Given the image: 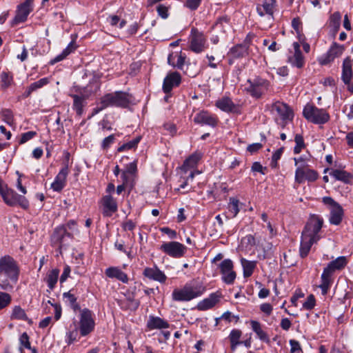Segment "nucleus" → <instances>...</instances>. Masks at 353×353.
Segmentation results:
<instances>
[{
    "instance_id": "nucleus-56",
    "label": "nucleus",
    "mask_w": 353,
    "mask_h": 353,
    "mask_svg": "<svg viewBox=\"0 0 353 353\" xmlns=\"http://www.w3.org/2000/svg\"><path fill=\"white\" fill-rule=\"evenodd\" d=\"M290 352L291 353H301L302 352V350H301V345H300V343L299 341L294 340V339H291L290 340Z\"/></svg>"
},
{
    "instance_id": "nucleus-12",
    "label": "nucleus",
    "mask_w": 353,
    "mask_h": 353,
    "mask_svg": "<svg viewBox=\"0 0 353 353\" xmlns=\"http://www.w3.org/2000/svg\"><path fill=\"white\" fill-rule=\"evenodd\" d=\"M221 274H222V281L228 284L232 285L234 283L236 277V274L234 271V264L231 259H224L219 265Z\"/></svg>"
},
{
    "instance_id": "nucleus-64",
    "label": "nucleus",
    "mask_w": 353,
    "mask_h": 353,
    "mask_svg": "<svg viewBox=\"0 0 353 353\" xmlns=\"http://www.w3.org/2000/svg\"><path fill=\"white\" fill-rule=\"evenodd\" d=\"M261 310L266 314L267 315H270L272 312V306L270 303H263L260 306Z\"/></svg>"
},
{
    "instance_id": "nucleus-33",
    "label": "nucleus",
    "mask_w": 353,
    "mask_h": 353,
    "mask_svg": "<svg viewBox=\"0 0 353 353\" xmlns=\"http://www.w3.org/2000/svg\"><path fill=\"white\" fill-rule=\"evenodd\" d=\"M330 175L335 179V180L340 181L344 183H349L352 179V175L344 170L340 169H331Z\"/></svg>"
},
{
    "instance_id": "nucleus-37",
    "label": "nucleus",
    "mask_w": 353,
    "mask_h": 353,
    "mask_svg": "<svg viewBox=\"0 0 353 353\" xmlns=\"http://www.w3.org/2000/svg\"><path fill=\"white\" fill-rule=\"evenodd\" d=\"M250 325L252 330L256 333V334L261 341L266 343H270V338L268 334L262 330L261 325L259 322L256 321H251Z\"/></svg>"
},
{
    "instance_id": "nucleus-13",
    "label": "nucleus",
    "mask_w": 353,
    "mask_h": 353,
    "mask_svg": "<svg viewBox=\"0 0 353 353\" xmlns=\"http://www.w3.org/2000/svg\"><path fill=\"white\" fill-rule=\"evenodd\" d=\"M345 47L336 42H333L329 50L319 59V62L322 65H327L334 60L335 58L339 57L343 52Z\"/></svg>"
},
{
    "instance_id": "nucleus-20",
    "label": "nucleus",
    "mask_w": 353,
    "mask_h": 353,
    "mask_svg": "<svg viewBox=\"0 0 353 353\" xmlns=\"http://www.w3.org/2000/svg\"><path fill=\"white\" fill-rule=\"evenodd\" d=\"M276 0H263L261 4L256 5V12L260 17H264L265 14L273 16Z\"/></svg>"
},
{
    "instance_id": "nucleus-58",
    "label": "nucleus",
    "mask_w": 353,
    "mask_h": 353,
    "mask_svg": "<svg viewBox=\"0 0 353 353\" xmlns=\"http://www.w3.org/2000/svg\"><path fill=\"white\" fill-rule=\"evenodd\" d=\"M70 272H71L70 267L68 265H65L64 266L63 273L60 277V283H64L67 280V279L70 276Z\"/></svg>"
},
{
    "instance_id": "nucleus-30",
    "label": "nucleus",
    "mask_w": 353,
    "mask_h": 353,
    "mask_svg": "<svg viewBox=\"0 0 353 353\" xmlns=\"http://www.w3.org/2000/svg\"><path fill=\"white\" fill-rule=\"evenodd\" d=\"M105 275L110 279H117L123 283H127L129 281L127 274L123 272L117 267H110L105 270Z\"/></svg>"
},
{
    "instance_id": "nucleus-47",
    "label": "nucleus",
    "mask_w": 353,
    "mask_h": 353,
    "mask_svg": "<svg viewBox=\"0 0 353 353\" xmlns=\"http://www.w3.org/2000/svg\"><path fill=\"white\" fill-rule=\"evenodd\" d=\"M239 201L234 197L230 198V202L228 203V210L232 214L233 217H235L239 212Z\"/></svg>"
},
{
    "instance_id": "nucleus-61",
    "label": "nucleus",
    "mask_w": 353,
    "mask_h": 353,
    "mask_svg": "<svg viewBox=\"0 0 353 353\" xmlns=\"http://www.w3.org/2000/svg\"><path fill=\"white\" fill-rule=\"evenodd\" d=\"M266 170V168L263 167L262 165L259 162H254L252 165V170L253 172H258L263 174H265L264 170Z\"/></svg>"
},
{
    "instance_id": "nucleus-5",
    "label": "nucleus",
    "mask_w": 353,
    "mask_h": 353,
    "mask_svg": "<svg viewBox=\"0 0 353 353\" xmlns=\"http://www.w3.org/2000/svg\"><path fill=\"white\" fill-rule=\"evenodd\" d=\"M247 82L249 85L246 88V91L255 99H260L268 90L270 85L269 81L260 77L248 79Z\"/></svg>"
},
{
    "instance_id": "nucleus-54",
    "label": "nucleus",
    "mask_w": 353,
    "mask_h": 353,
    "mask_svg": "<svg viewBox=\"0 0 353 353\" xmlns=\"http://www.w3.org/2000/svg\"><path fill=\"white\" fill-rule=\"evenodd\" d=\"M37 135V132L34 131H28L27 132L23 133L21 136V139L19 141V144H23L28 141L29 140L33 139Z\"/></svg>"
},
{
    "instance_id": "nucleus-43",
    "label": "nucleus",
    "mask_w": 353,
    "mask_h": 353,
    "mask_svg": "<svg viewBox=\"0 0 353 353\" xmlns=\"http://www.w3.org/2000/svg\"><path fill=\"white\" fill-rule=\"evenodd\" d=\"M12 318L18 320H23L32 323V321L27 316L25 310L19 306H15L13 309Z\"/></svg>"
},
{
    "instance_id": "nucleus-11",
    "label": "nucleus",
    "mask_w": 353,
    "mask_h": 353,
    "mask_svg": "<svg viewBox=\"0 0 353 353\" xmlns=\"http://www.w3.org/2000/svg\"><path fill=\"white\" fill-rule=\"evenodd\" d=\"M161 250L173 258H181L186 252L187 248L183 244L177 241L164 243L161 245Z\"/></svg>"
},
{
    "instance_id": "nucleus-51",
    "label": "nucleus",
    "mask_w": 353,
    "mask_h": 353,
    "mask_svg": "<svg viewBox=\"0 0 353 353\" xmlns=\"http://www.w3.org/2000/svg\"><path fill=\"white\" fill-rule=\"evenodd\" d=\"M202 0H186L184 3V7L191 11L198 9L201 3Z\"/></svg>"
},
{
    "instance_id": "nucleus-34",
    "label": "nucleus",
    "mask_w": 353,
    "mask_h": 353,
    "mask_svg": "<svg viewBox=\"0 0 353 353\" xmlns=\"http://www.w3.org/2000/svg\"><path fill=\"white\" fill-rule=\"evenodd\" d=\"M347 263L345 256H339L335 260L330 261L325 269L333 274L334 271L344 268Z\"/></svg>"
},
{
    "instance_id": "nucleus-62",
    "label": "nucleus",
    "mask_w": 353,
    "mask_h": 353,
    "mask_svg": "<svg viewBox=\"0 0 353 353\" xmlns=\"http://www.w3.org/2000/svg\"><path fill=\"white\" fill-rule=\"evenodd\" d=\"M323 202L324 204L330 206V210L331 208H334L336 205H339L336 203L332 197L330 196H325L323 198Z\"/></svg>"
},
{
    "instance_id": "nucleus-22",
    "label": "nucleus",
    "mask_w": 353,
    "mask_h": 353,
    "mask_svg": "<svg viewBox=\"0 0 353 353\" xmlns=\"http://www.w3.org/2000/svg\"><path fill=\"white\" fill-rule=\"evenodd\" d=\"M220 294H218L217 292L212 293L208 298L199 302L196 307L200 311H205L211 309L220 301Z\"/></svg>"
},
{
    "instance_id": "nucleus-44",
    "label": "nucleus",
    "mask_w": 353,
    "mask_h": 353,
    "mask_svg": "<svg viewBox=\"0 0 353 353\" xmlns=\"http://www.w3.org/2000/svg\"><path fill=\"white\" fill-rule=\"evenodd\" d=\"M141 137H137L136 138L133 139L132 140L123 143L120 147L118 148L117 151L119 152H122L125 150H129L133 148H137L138 143L140 142Z\"/></svg>"
},
{
    "instance_id": "nucleus-6",
    "label": "nucleus",
    "mask_w": 353,
    "mask_h": 353,
    "mask_svg": "<svg viewBox=\"0 0 353 353\" xmlns=\"http://www.w3.org/2000/svg\"><path fill=\"white\" fill-rule=\"evenodd\" d=\"M3 274L15 282L18 279L19 268L15 261L10 256L0 259V275Z\"/></svg>"
},
{
    "instance_id": "nucleus-41",
    "label": "nucleus",
    "mask_w": 353,
    "mask_h": 353,
    "mask_svg": "<svg viewBox=\"0 0 353 353\" xmlns=\"http://www.w3.org/2000/svg\"><path fill=\"white\" fill-rule=\"evenodd\" d=\"M341 15L339 12L332 14L329 19V26L334 33L337 32L341 25Z\"/></svg>"
},
{
    "instance_id": "nucleus-45",
    "label": "nucleus",
    "mask_w": 353,
    "mask_h": 353,
    "mask_svg": "<svg viewBox=\"0 0 353 353\" xmlns=\"http://www.w3.org/2000/svg\"><path fill=\"white\" fill-rule=\"evenodd\" d=\"M2 120L9 125H13L14 122V114L10 109H2L0 112Z\"/></svg>"
},
{
    "instance_id": "nucleus-63",
    "label": "nucleus",
    "mask_w": 353,
    "mask_h": 353,
    "mask_svg": "<svg viewBox=\"0 0 353 353\" xmlns=\"http://www.w3.org/2000/svg\"><path fill=\"white\" fill-rule=\"evenodd\" d=\"M157 12H158L159 15L161 16L163 19H166L168 16V8H167V7H165L163 5L158 6Z\"/></svg>"
},
{
    "instance_id": "nucleus-25",
    "label": "nucleus",
    "mask_w": 353,
    "mask_h": 353,
    "mask_svg": "<svg viewBox=\"0 0 353 353\" xmlns=\"http://www.w3.org/2000/svg\"><path fill=\"white\" fill-rule=\"evenodd\" d=\"M318 240L314 237H310L307 234L301 235V245L299 249L300 256L305 258L307 256L312 245L316 243Z\"/></svg>"
},
{
    "instance_id": "nucleus-18",
    "label": "nucleus",
    "mask_w": 353,
    "mask_h": 353,
    "mask_svg": "<svg viewBox=\"0 0 353 353\" xmlns=\"http://www.w3.org/2000/svg\"><path fill=\"white\" fill-rule=\"evenodd\" d=\"M181 81V75L177 72L168 74L164 79L163 83V90L165 93L171 92L174 87L178 86Z\"/></svg>"
},
{
    "instance_id": "nucleus-10",
    "label": "nucleus",
    "mask_w": 353,
    "mask_h": 353,
    "mask_svg": "<svg viewBox=\"0 0 353 353\" xmlns=\"http://www.w3.org/2000/svg\"><path fill=\"white\" fill-rule=\"evenodd\" d=\"M34 0H25L17 6L16 14L12 21V26H16L27 20L28 16L33 10Z\"/></svg>"
},
{
    "instance_id": "nucleus-19",
    "label": "nucleus",
    "mask_w": 353,
    "mask_h": 353,
    "mask_svg": "<svg viewBox=\"0 0 353 353\" xmlns=\"http://www.w3.org/2000/svg\"><path fill=\"white\" fill-rule=\"evenodd\" d=\"M216 106L225 112L240 114L241 110L239 105L234 104L229 97H223L216 101Z\"/></svg>"
},
{
    "instance_id": "nucleus-52",
    "label": "nucleus",
    "mask_w": 353,
    "mask_h": 353,
    "mask_svg": "<svg viewBox=\"0 0 353 353\" xmlns=\"http://www.w3.org/2000/svg\"><path fill=\"white\" fill-rule=\"evenodd\" d=\"M316 300L313 294H310L307 300L303 303V308L307 310H311L315 306Z\"/></svg>"
},
{
    "instance_id": "nucleus-14",
    "label": "nucleus",
    "mask_w": 353,
    "mask_h": 353,
    "mask_svg": "<svg viewBox=\"0 0 353 353\" xmlns=\"http://www.w3.org/2000/svg\"><path fill=\"white\" fill-rule=\"evenodd\" d=\"M69 238L72 239L73 234L67 231V228L64 225L57 227L51 236V241L54 245H57L59 249L65 245V239Z\"/></svg>"
},
{
    "instance_id": "nucleus-57",
    "label": "nucleus",
    "mask_w": 353,
    "mask_h": 353,
    "mask_svg": "<svg viewBox=\"0 0 353 353\" xmlns=\"http://www.w3.org/2000/svg\"><path fill=\"white\" fill-rule=\"evenodd\" d=\"M241 243L245 245L246 246L252 247L255 245L256 241L253 235L248 234L241 239Z\"/></svg>"
},
{
    "instance_id": "nucleus-31",
    "label": "nucleus",
    "mask_w": 353,
    "mask_h": 353,
    "mask_svg": "<svg viewBox=\"0 0 353 353\" xmlns=\"http://www.w3.org/2000/svg\"><path fill=\"white\" fill-rule=\"evenodd\" d=\"M332 274H333L327 271L326 269H323V273L321 276V283L319 285V288L321 290L323 295L327 294L331 287L332 283Z\"/></svg>"
},
{
    "instance_id": "nucleus-28",
    "label": "nucleus",
    "mask_w": 353,
    "mask_h": 353,
    "mask_svg": "<svg viewBox=\"0 0 353 353\" xmlns=\"http://www.w3.org/2000/svg\"><path fill=\"white\" fill-rule=\"evenodd\" d=\"M249 44L247 42L235 45L231 48L228 52V55L232 59H239L245 57L248 54Z\"/></svg>"
},
{
    "instance_id": "nucleus-36",
    "label": "nucleus",
    "mask_w": 353,
    "mask_h": 353,
    "mask_svg": "<svg viewBox=\"0 0 353 353\" xmlns=\"http://www.w3.org/2000/svg\"><path fill=\"white\" fill-rule=\"evenodd\" d=\"M24 348L28 349L31 353H37V349L34 347H31L30 338L26 332H23L19 337V351L20 353H25Z\"/></svg>"
},
{
    "instance_id": "nucleus-27",
    "label": "nucleus",
    "mask_w": 353,
    "mask_h": 353,
    "mask_svg": "<svg viewBox=\"0 0 353 353\" xmlns=\"http://www.w3.org/2000/svg\"><path fill=\"white\" fill-rule=\"evenodd\" d=\"M202 156L201 152L195 151L184 161L181 169L184 172H187L190 169L195 168L202 158Z\"/></svg>"
},
{
    "instance_id": "nucleus-55",
    "label": "nucleus",
    "mask_w": 353,
    "mask_h": 353,
    "mask_svg": "<svg viewBox=\"0 0 353 353\" xmlns=\"http://www.w3.org/2000/svg\"><path fill=\"white\" fill-rule=\"evenodd\" d=\"M115 136L114 134H110V136L103 139L101 143V148L103 150H107L109 147L114 142Z\"/></svg>"
},
{
    "instance_id": "nucleus-15",
    "label": "nucleus",
    "mask_w": 353,
    "mask_h": 353,
    "mask_svg": "<svg viewBox=\"0 0 353 353\" xmlns=\"http://www.w3.org/2000/svg\"><path fill=\"white\" fill-rule=\"evenodd\" d=\"M272 112L280 117L283 121L292 120L294 114L291 108L286 104L276 101L272 104Z\"/></svg>"
},
{
    "instance_id": "nucleus-8",
    "label": "nucleus",
    "mask_w": 353,
    "mask_h": 353,
    "mask_svg": "<svg viewBox=\"0 0 353 353\" xmlns=\"http://www.w3.org/2000/svg\"><path fill=\"white\" fill-rule=\"evenodd\" d=\"M323 219L321 216L312 214L310 216L302 234H307L310 237H314L319 241L320 239L319 233L323 227Z\"/></svg>"
},
{
    "instance_id": "nucleus-32",
    "label": "nucleus",
    "mask_w": 353,
    "mask_h": 353,
    "mask_svg": "<svg viewBox=\"0 0 353 353\" xmlns=\"http://www.w3.org/2000/svg\"><path fill=\"white\" fill-rule=\"evenodd\" d=\"M63 299L65 303L74 312L81 310L80 305L77 302V297L72 292V290L64 292L63 294Z\"/></svg>"
},
{
    "instance_id": "nucleus-46",
    "label": "nucleus",
    "mask_w": 353,
    "mask_h": 353,
    "mask_svg": "<svg viewBox=\"0 0 353 353\" xmlns=\"http://www.w3.org/2000/svg\"><path fill=\"white\" fill-rule=\"evenodd\" d=\"M1 85L3 89L8 88L13 81V77L9 72H2L0 75Z\"/></svg>"
},
{
    "instance_id": "nucleus-16",
    "label": "nucleus",
    "mask_w": 353,
    "mask_h": 353,
    "mask_svg": "<svg viewBox=\"0 0 353 353\" xmlns=\"http://www.w3.org/2000/svg\"><path fill=\"white\" fill-rule=\"evenodd\" d=\"M68 174L69 165L67 161L63 163V166L56 176L54 182L51 184V188L56 192H61L66 185Z\"/></svg>"
},
{
    "instance_id": "nucleus-24",
    "label": "nucleus",
    "mask_w": 353,
    "mask_h": 353,
    "mask_svg": "<svg viewBox=\"0 0 353 353\" xmlns=\"http://www.w3.org/2000/svg\"><path fill=\"white\" fill-rule=\"evenodd\" d=\"M143 274L150 279H152L160 283H165L167 279L165 274L157 267L145 268Z\"/></svg>"
},
{
    "instance_id": "nucleus-1",
    "label": "nucleus",
    "mask_w": 353,
    "mask_h": 353,
    "mask_svg": "<svg viewBox=\"0 0 353 353\" xmlns=\"http://www.w3.org/2000/svg\"><path fill=\"white\" fill-rule=\"evenodd\" d=\"M206 288L201 282L193 280L187 283L181 289H174L172 299L175 301H190L201 296Z\"/></svg>"
},
{
    "instance_id": "nucleus-40",
    "label": "nucleus",
    "mask_w": 353,
    "mask_h": 353,
    "mask_svg": "<svg viewBox=\"0 0 353 353\" xmlns=\"http://www.w3.org/2000/svg\"><path fill=\"white\" fill-rule=\"evenodd\" d=\"M242 335V332L240 330L234 329L232 330L229 335V339L230 341L231 350L234 352L236 347L241 345L240 338Z\"/></svg>"
},
{
    "instance_id": "nucleus-38",
    "label": "nucleus",
    "mask_w": 353,
    "mask_h": 353,
    "mask_svg": "<svg viewBox=\"0 0 353 353\" xmlns=\"http://www.w3.org/2000/svg\"><path fill=\"white\" fill-rule=\"evenodd\" d=\"M59 270L57 268L52 269L47 273L45 281L50 290H52L55 288L59 279Z\"/></svg>"
},
{
    "instance_id": "nucleus-59",
    "label": "nucleus",
    "mask_w": 353,
    "mask_h": 353,
    "mask_svg": "<svg viewBox=\"0 0 353 353\" xmlns=\"http://www.w3.org/2000/svg\"><path fill=\"white\" fill-rule=\"evenodd\" d=\"M262 148H263V145L261 143H254L249 145L247 147V150L249 152H250L251 154H254V153L258 152Z\"/></svg>"
},
{
    "instance_id": "nucleus-60",
    "label": "nucleus",
    "mask_w": 353,
    "mask_h": 353,
    "mask_svg": "<svg viewBox=\"0 0 353 353\" xmlns=\"http://www.w3.org/2000/svg\"><path fill=\"white\" fill-rule=\"evenodd\" d=\"M77 45L74 41H72L68 46L63 50L65 54L68 57L71 52H74L77 48Z\"/></svg>"
},
{
    "instance_id": "nucleus-3",
    "label": "nucleus",
    "mask_w": 353,
    "mask_h": 353,
    "mask_svg": "<svg viewBox=\"0 0 353 353\" xmlns=\"http://www.w3.org/2000/svg\"><path fill=\"white\" fill-rule=\"evenodd\" d=\"M303 117L314 124L323 125L329 121L330 117L326 110L319 108L313 104L307 103L303 110Z\"/></svg>"
},
{
    "instance_id": "nucleus-49",
    "label": "nucleus",
    "mask_w": 353,
    "mask_h": 353,
    "mask_svg": "<svg viewBox=\"0 0 353 353\" xmlns=\"http://www.w3.org/2000/svg\"><path fill=\"white\" fill-rule=\"evenodd\" d=\"M50 81L49 79L47 77L42 78L39 79L37 81H35L32 83H31L30 89L33 90L34 92L37 90L39 88H43L44 85H46L48 83H49Z\"/></svg>"
},
{
    "instance_id": "nucleus-7",
    "label": "nucleus",
    "mask_w": 353,
    "mask_h": 353,
    "mask_svg": "<svg viewBox=\"0 0 353 353\" xmlns=\"http://www.w3.org/2000/svg\"><path fill=\"white\" fill-rule=\"evenodd\" d=\"M206 38L203 33L199 32L196 28H192L189 37L190 49L195 53H201L207 47Z\"/></svg>"
},
{
    "instance_id": "nucleus-42",
    "label": "nucleus",
    "mask_w": 353,
    "mask_h": 353,
    "mask_svg": "<svg viewBox=\"0 0 353 353\" xmlns=\"http://www.w3.org/2000/svg\"><path fill=\"white\" fill-rule=\"evenodd\" d=\"M288 61L292 64V65L298 68H303L305 64L304 57L302 52L294 53L292 57H289Z\"/></svg>"
},
{
    "instance_id": "nucleus-4",
    "label": "nucleus",
    "mask_w": 353,
    "mask_h": 353,
    "mask_svg": "<svg viewBox=\"0 0 353 353\" xmlns=\"http://www.w3.org/2000/svg\"><path fill=\"white\" fill-rule=\"evenodd\" d=\"M79 332L81 336H86L94 330L95 321L93 312L88 308H83L80 311Z\"/></svg>"
},
{
    "instance_id": "nucleus-2",
    "label": "nucleus",
    "mask_w": 353,
    "mask_h": 353,
    "mask_svg": "<svg viewBox=\"0 0 353 353\" xmlns=\"http://www.w3.org/2000/svg\"><path fill=\"white\" fill-rule=\"evenodd\" d=\"M130 97L127 92L117 91L106 94L102 97L100 99V104H103V108L109 106L127 108L131 101Z\"/></svg>"
},
{
    "instance_id": "nucleus-21",
    "label": "nucleus",
    "mask_w": 353,
    "mask_h": 353,
    "mask_svg": "<svg viewBox=\"0 0 353 353\" xmlns=\"http://www.w3.org/2000/svg\"><path fill=\"white\" fill-rule=\"evenodd\" d=\"M103 215L110 217L117 210V204L114 198L110 195H105L102 199Z\"/></svg>"
},
{
    "instance_id": "nucleus-53",
    "label": "nucleus",
    "mask_w": 353,
    "mask_h": 353,
    "mask_svg": "<svg viewBox=\"0 0 353 353\" xmlns=\"http://www.w3.org/2000/svg\"><path fill=\"white\" fill-rule=\"evenodd\" d=\"M10 301L11 296L8 293L0 292V309L6 307Z\"/></svg>"
},
{
    "instance_id": "nucleus-9",
    "label": "nucleus",
    "mask_w": 353,
    "mask_h": 353,
    "mask_svg": "<svg viewBox=\"0 0 353 353\" xmlns=\"http://www.w3.org/2000/svg\"><path fill=\"white\" fill-rule=\"evenodd\" d=\"M319 177L318 172L305 165H299L295 171L294 180L296 183L301 184L305 180L309 182L315 181Z\"/></svg>"
},
{
    "instance_id": "nucleus-39",
    "label": "nucleus",
    "mask_w": 353,
    "mask_h": 353,
    "mask_svg": "<svg viewBox=\"0 0 353 353\" xmlns=\"http://www.w3.org/2000/svg\"><path fill=\"white\" fill-rule=\"evenodd\" d=\"M241 263L243 267V276L245 278L251 276L256 266V262L254 261H248L244 258H241Z\"/></svg>"
},
{
    "instance_id": "nucleus-17",
    "label": "nucleus",
    "mask_w": 353,
    "mask_h": 353,
    "mask_svg": "<svg viewBox=\"0 0 353 353\" xmlns=\"http://www.w3.org/2000/svg\"><path fill=\"white\" fill-rule=\"evenodd\" d=\"M193 121L196 124L209 125L213 128L215 127L218 123V119L215 115L205 110H201L198 112L194 117Z\"/></svg>"
},
{
    "instance_id": "nucleus-26",
    "label": "nucleus",
    "mask_w": 353,
    "mask_h": 353,
    "mask_svg": "<svg viewBox=\"0 0 353 353\" xmlns=\"http://www.w3.org/2000/svg\"><path fill=\"white\" fill-rule=\"evenodd\" d=\"M146 326L148 330H161L170 327L169 323L159 316H150Z\"/></svg>"
},
{
    "instance_id": "nucleus-50",
    "label": "nucleus",
    "mask_w": 353,
    "mask_h": 353,
    "mask_svg": "<svg viewBox=\"0 0 353 353\" xmlns=\"http://www.w3.org/2000/svg\"><path fill=\"white\" fill-rule=\"evenodd\" d=\"M283 152V148H280L276 150L272 156V160L270 165L272 168H275L278 165L277 161L281 159V157Z\"/></svg>"
},
{
    "instance_id": "nucleus-29",
    "label": "nucleus",
    "mask_w": 353,
    "mask_h": 353,
    "mask_svg": "<svg viewBox=\"0 0 353 353\" xmlns=\"http://www.w3.org/2000/svg\"><path fill=\"white\" fill-rule=\"evenodd\" d=\"M70 96L73 99L72 109L76 112L79 117H81L83 113V108L86 105V100L88 96L85 95L83 97L79 96V94H71Z\"/></svg>"
},
{
    "instance_id": "nucleus-35",
    "label": "nucleus",
    "mask_w": 353,
    "mask_h": 353,
    "mask_svg": "<svg viewBox=\"0 0 353 353\" xmlns=\"http://www.w3.org/2000/svg\"><path fill=\"white\" fill-rule=\"evenodd\" d=\"M343 215V210L340 205H336L330 209V222L331 224L338 225L341 223Z\"/></svg>"
},
{
    "instance_id": "nucleus-48",
    "label": "nucleus",
    "mask_w": 353,
    "mask_h": 353,
    "mask_svg": "<svg viewBox=\"0 0 353 353\" xmlns=\"http://www.w3.org/2000/svg\"><path fill=\"white\" fill-rule=\"evenodd\" d=\"M294 141L296 143V145L294 148V153L297 154L301 152V150L305 148V145L303 136L299 134H296L295 135Z\"/></svg>"
},
{
    "instance_id": "nucleus-23",
    "label": "nucleus",
    "mask_w": 353,
    "mask_h": 353,
    "mask_svg": "<svg viewBox=\"0 0 353 353\" xmlns=\"http://www.w3.org/2000/svg\"><path fill=\"white\" fill-rule=\"evenodd\" d=\"M353 78L352 60L350 57H346L342 65L341 80L344 84H348Z\"/></svg>"
}]
</instances>
